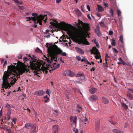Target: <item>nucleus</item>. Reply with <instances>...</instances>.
<instances>
[{
  "label": "nucleus",
  "mask_w": 133,
  "mask_h": 133,
  "mask_svg": "<svg viewBox=\"0 0 133 133\" xmlns=\"http://www.w3.org/2000/svg\"><path fill=\"white\" fill-rule=\"evenodd\" d=\"M79 75H80V77H82V79H83L84 78V77L83 76V74L82 73V74H79Z\"/></svg>",
  "instance_id": "c9c22d12"
},
{
  "label": "nucleus",
  "mask_w": 133,
  "mask_h": 133,
  "mask_svg": "<svg viewBox=\"0 0 133 133\" xmlns=\"http://www.w3.org/2000/svg\"><path fill=\"white\" fill-rule=\"evenodd\" d=\"M112 123H111L112 124L115 125H118V123L117 122H114L113 121H112Z\"/></svg>",
  "instance_id": "c03bdc74"
},
{
  "label": "nucleus",
  "mask_w": 133,
  "mask_h": 133,
  "mask_svg": "<svg viewBox=\"0 0 133 133\" xmlns=\"http://www.w3.org/2000/svg\"><path fill=\"white\" fill-rule=\"evenodd\" d=\"M121 104L122 107H123L126 110L128 108V106L124 103H121Z\"/></svg>",
  "instance_id": "393cba45"
},
{
  "label": "nucleus",
  "mask_w": 133,
  "mask_h": 133,
  "mask_svg": "<svg viewBox=\"0 0 133 133\" xmlns=\"http://www.w3.org/2000/svg\"><path fill=\"white\" fill-rule=\"evenodd\" d=\"M53 21L55 23L51 22L50 23L52 25L56 26L57 28H58L64 31H68L70 28L66 26V25H67L68 26H70V27H72L73 26L71 24H66L65 22L63 21L61 22L60 23H58V22L56 20L54 19Z\"/></svg>",
  "instance_id": "20e7f679"
},
{
  "label": "nucleus",
  "mask_w": 133,
  "mask_h": 133,
  "mask_svg": "<svg viewBox=\"0 0 133 133\" xmlns=\"http://www.w3.org/2000/svg\"><path fill=\"white\" fill-rule=\"evenodd\" d=\"M128 90L133 93V89H128Z\"/></svg>",
  "instance_id": "6e6d98bb"
},
{
  "label": "nucleus",
  "mask_w": 133,
  "mask_h": 133,
  "mask_svg": "<svg viewBox=\"0 0 133 133\" xmlns=\"http://www.w3.org/2000/svg\"><path fill=\"white\" fill-rule=\"evenodd\" d=\"M50 35H48L47 36H46L45 37L47 38H49L50 37Z\"/></svg>",
  "instance_id": "69168bd1"
},
{
  "label": "nucleus",
  "mask_w": 133,
  "mask_h": 133,
  "mask_svg": "<svg viewBox=\"0 0 133 133\" xmlns=\"http://www.w3.org/2000/svg\"><path fill=\"white\" fill-rule=\"evenodd\" d=\"M77 119V118L76 116H71L70 117V120L71 121V126L73 128H76Z\"/></svg>",
  "instance_id": "0eeeda50"
},
{
  "label": "nucleus",
  "mask_w": 133,
  "mask_h": 133,
  "mask_svg": "<svg viewBox=\"0 0 133 133\" xmlns=\"http://www.w3.org/2000/svg\"><path fill=\"white\" fill-rule=\"evenodd\" d=\"M118 60L120 61L121 62H122V61H123V60L120 57L118 58Z\"/></svg>",
  "instance_id": "4d7b16f0"
},
{
  "label": "nucleus",
  "mask_w": 133,
  "mask_h": 133,
  "mask_svg": "<svg viewBox=\"0 0 133 133\" xmlns=\"http://www.w3.org/2000/svg\"><path fill=\"white\" fill-rule=\"evenodd\" d=\"M35 51L36 52L39 53H41L42 52L40 49L38 48H37L35 49Z\"/></svg>",
  "instance_id": "c756f323"
},
{
  "label": "nucleus",
  "mask_w": 133,
  "mask_h": 133,
  "mask_svg": "<svg viewBox=\"0 0 133 133\" xmlns=\"http://www.w3.org/2000/svg\"><path fill=\"white\" fill-rule=\"evenodd\" d=\"M44 99H46V100H49V97H48L47 96H45L44 97Z\"/></svg>",
  "instance_id": "a18cd8bd"
},
{
  "label": "nucleus",
  "mask_w": 133,
  "mask_h": 133,
  "mask_svg": "<svg viewBox=\"0 0 133 133\" xmlns=\"http://www.w3.org/2000/svg\"><path fill=\"white\" fill-rule=\"evenodd\" d=\"M112 132L113 133H124L123 131L116 129H113Z\"/></svg>",
  "instance_id": "412c9836"
},
{
  "label": "nucleus",
  "mask_w": 133,
  "mask_h": 133,
  "mask_svg": "<svg viewBox=\"0 0 133 133\" xmlns=\"http://www.w3.org/2000/svg\"><path fill=\"white\" fill-rule=\"evenodd\" d=\"M111 44L113 46H115L116 45L115 40L114 38L111 39Z\"/></svg>",
  "instance_id": "a878e982"
},
{
  "label": "nucleus",
  "mask_w": 133,
  "mask_h": 133,
  "mask_svg": "<svg viewBox=\"0 0 133 133\" xmlns=\"http://www.w3.org/2000/svg\"><path fill=\"white\" fill-rule=\"evenodd\" d=\"M88 121V119L86 117H85L84 118H83L81 120V121L82 123H84L85 122H87Z\"/></svg>",
  "instance_id": "bb28decb"
},
{
  "label": "nucleus",
  "mask_w": 133,
  "mask_h": 133,
  "mask_svg": "<svg viewBox=\"0 0 133 133\" xmlns=\"http://www.w3.org/2000/svg\"><path fill=\"white\" fill-rule=\"evenodd\" d=\"M58 59H59L58 60H59L62 63H64V61L63 60H62V58H58Z\"/></svg>",
  "instance_id": "8fccbe9b"
},
{
  "label": "nucleus",
  "mask_w": 133,
  "mask_h": 133,
  "mask_svg": "<svg viewBox=\"0 0 133 133\" xmlns=\"http://www.w3.org/2000/svg\"><path fill=\"white\" fill-rule=\"evenodd\" d=\"M96 15L97 16L99 17H101V15L99 13H97Z\"/></svg>",
  "instance_id": "603ef678"
},
{
  "label": "nucleus",
  "mask_w": 133,
  "mask_h": 133,
  "mask_svg": "<svg viewBox=\"0 0 133 133\" xmlns=\"http://www.w3.org/2000/svg\"><path fill=\"white\" fill-rule=\"evenodd\" d=\"M18 4L20 5H22V3L21 2H19L18 1V2L17 3Z\"/></svg>",
  "instance_id": "338daca9"
},
{
  "label": "nucleus",
  "mask_w": 133,
  "mask_h": 133,
  "mask_svg": "<svg viewBox=\"0 0 133 133\" xmlns=\"http://www.w3.org/2000/svg\"><path fill=\"white\" fill-rule=\"evenodd\" d=\"M98 11L99 12H101L104 11V9L100 5H97Z\"/></svg>",
  "instance_id": "5701e85b"
},
{
  "label": "nucleus",
  "mask_w": 133,
  "mask_h": 133,
  "mask_svg": "<svg viewBox=\"0 0 133 133\" xmlns=\"http://www.w3.org/2000/svg\"><path fill=\"white\" fill-rule=\"evenodd\" d=\"M75 83H81L79 81H75Z\"/></svg>",
  "instance_id": "bf43d9fd"
},
{
  "label": "nucleus",
  "mask_w": 133,
  "mask_h": 133,
  "mask_svg": "<svg viewBox=\"0 0 133 133\" xmlns=\"http://www.w3.org/2000/svg\"><path fill=\"white\" fill-rule=\"evenodd\" d=\"M75 93L76 94L78 93H80L81 95H82V93L80 92V91L76 88H74L73 89Z\"/></svg>",
  "instance_id": "4be33fe9"
},
{
  "label": "nucleus",
  "mask_w": 133,
  "mask_h": 133,
  "mask_svg": "<svg viewBox=\"0 0 133 133\" xmlns=\"http://www.w3.org/2000/svg\"><path fill=\"white\" fill-rule=\"evenodd\" d=\"M54 113L56 116L58 115L59 113V111L57 110H55L54 111Z\"/></svg>",
  "instance_id": "cd10ccee"
},
{
  "label": "nucleus",
  "mask_w": 133,
  "mask_h": 133,
  "mask_svg": "<svg viewBox=\"0 0 133 133\" xmlns=\"http://www.w3.org/2000/svg\"><path fill=\"white\" fill-rule=\"evenodd\" d=\"M89 92L92 94L95 93L97 91V89L95 88H92L89 90Z\"/></svg>",
  "instance_id": "6ab92c4d"
},
{
  "label": "nucleus",
  "mask_w": 133,
  "mask_h": 133,
  "mask_svg": "<svg viewBox=\"0 0 133 133\" xmlns=\"http://www.w3.org/2000/svg\"><path fill=\"white\" fill-rule=\"evenodd\" d=\"M91 54L96 55H97L95 56V58L98 59L100 58L101 56L100 55V53L99 52L98 49L96 47H93L92 49L90 50Z\"/></svg>",
  "instance_id": "423d86ee"
},
{
  "label": "nucleus",
  "mask_w": 133,
  "mask_h": 133,
  "mask_svg": "<svg viewBox=\"0 0 133 133\" xmlns=\"http://www.w3.org/2000/svg\"><path fill=\"white\" fill-rule=\"evenodd\" d=\"M84 28L87 30H89L90 29V27L89 24L87 23H83L82 24Z\"/></svg>",
  "instance_id": "4468645a"
},
{
  "label": "nucleus",
  "mask_w": 133,
  "mask_h": 133,
  "mask_svg": "<svg viewBox=\"0 0 133 133\" xmlns=\"http://www.w3.org/2000/svg\"><path fill=\"white\" fill-rule=\"evenodd\" d=\"M128 97L129 98L131 99H133L132 96L131 94H128Z\"/></svg>",
  "instance_id": "72a5a7b5"
},
{
  "label": "nucleus",
  "mask_w": 133,
  "mask_h": 133,
  "mask_svg": "<svg viewBox=\"0 0 133 133\" xmlns=\"http://www.w3.org/2000/svg\"><path fill=\"white\" fill-rule=\"evenodd\" d=\"M117 63L119 65L122 64V62H118Z\"/></svg>",
  "instance_id": "774afa93"
},
{
  "label": "nucleus",
  "mask_w": 133,
  "mask_h": 133,
  "mask_svg": "<svg viewBox=\"0 0 133 133\" xmlns=\"http://www.w3.org/2000/svg\"><path fill=\"white\" fill-rule=\"evenodd\" d=\"M117 15L118 16H121V12L119 10H117Z\"/></svg>",
  "instance_id": "2f4dec72"
},
{
  "label": "nucleus",
  "mask_w": 133,
  "mask_h": 133,
  "mask_svg": "<svg viewBox=\"0 0 133 133\" xmlns=\"http://www.w3.org/2000/svg\"><path fill=\"white\" fill-rule=\"evenodd\" d=\"M18 64H19V65H21L22 63L21 62L18 61L17 63V65H18Z\"/></svg>",
  "instance_id": "3c124183"
},
{
  "label": "nucleus",
  "mask_w": 133,
  "mask_h": 133,
  "mask_svg": "<svg viewBox=\"0 0 133 133\" xmlns=\"http://www.w3.org/2000/svg\"><path fill=\"white\" fill-rule=\"evenodd\" d=\"M80 28L77 29L75 28L77 31L76 32V34L77 37L80 39V43L86 45L89 44V43L88 41L86 38V37L83 30L82 27L80 26Z\"/></svg>",
  "instance_id": "f03ea898"
},
{
  "label": "nucleus",
  "mask_w": 133,
  "mask_h": 133,
  "mask_svg": "<svg viewBox=\"0 0 133 133\" xmlns=\"http://www.w3.org/2000/svg\"><path fill=\"white\" fill-rule=\"evenodd\" d=\"M6 107L8 108V110H9V108L10 107V105L8 104H7L6 105Z\"/></svg>",
  "instance_id": "49530a36"
},
{
  "label": "nucleus",
  "mask_w": 133,
  "mask_h": 133,
  "mask_svg": "<svg viewBox=\"0 0 133 133\" xmlns=\"http://www.w3.org/2000/svg\"><path fill=\"white\" fill-rule=\"evenodd\" d=\"M51 51V53L47 55V57L44 56L46 58V61L50 63H51L53 60H54V61L56 60L57 59L58 55L61 54L62 52V51L59 48H58L54 51L52 50Z\"/></svg>",
  "instance_id": "7ed1b4c3"
},
{
  "label": "nucleus",
  "mask_w": 133,
  "mask_h": 133,
  "mask_svg": "<svg viewBox=\"0 0 133 133\" xmlns=\"http://www.w3.org/2000/svg\"><path fill=\"white\" fill-rule=\"evenodd\" d=\"M61 54L63 56H66V54L65 52H62V53Z\"/></svg>",
  "instance_id": "79ce46f5"
},
{
  "label": "nucleus",
  "mask_w": 133,
  "mask_h": 133,
  "mask_svg": "<svg viewBox=\"0 0 133 133\" xmlns=\"http://www.w3.org/2000/svg\"><path fill=\"white\" fill-rule=\"evenodd\" d=\"M45 93V92L43 91L42 90L37 91L36 92V94L37 95L39 96H42L43 95H44Z\"/></svg>",
  "instance_id": "ddd939ff"
},
{
  "label": "nucleus",
  "mask_w": 133,
  "mask_h": 133,
  "mask_svg": "<svg viewBox=\"0 0 133 133\" xmlns=\"http://www.w3.org/2000/svg\"><path fill=\"white\" fill-rule=\"evenodd\" d=\"M76 109L78 113H79L82 110V108L81 106H79V105L78 104L77 105Z\"/></svg>",
  "instance_id": "aec40b11"
},
{
  "label": "nucleus",
  "mask_w": 133,
  "mask_h": 133,
  "mask_svg": "<svg viewBox=\"0 0 133 133\" xmlns=\"http://www.w3.org/2000/svg\"><path fill=\"white\" fill-rule=\"evenodd\" d=\"M95 31L96 34L99 36L101 35L100 32L99 28V26H97L96 29H95Z\"/></svg>",
  "instance_id": "f3484780"
},
{
  "label": "nucleus",
  "mask_w": 133,
  "mask_h": 133,
  "mask_svg": "<svg viewBox=\"0 0 133 133\" xmlns=\"http://www.w3.org/2000/svg\"><path fill=\"white\" fill-rule=\"evenodd\" d=\"M100 24L103 27H104L105 25L104 22H103L102 21V22H100Z\"/></svg>",
  "instance_id": "473e14b6"
},
{
  "label": "nucleus",
  "mask_w": 133,
  "mask_h": 133,
  "mask_svg": "<svg viewBox=\"0 0 133 133\" xmlns=\"http://www.w3.org/2000/svg\"><path fill=\"white\" fill-rule=\"evenodd\" d=\"M103 101L104 103L105 104H108L109 102L108 100H103Z\"/></svg>",
  "instance_id": "37998d69"
},
{
  "label": "nucleus",
  "mask_w": 133,
  "mask_h": 133,
  "mask_svg": "<svg viewBox=\"0 0 133 133\" xmlns=\"http://www.w3.org/2000/svg\"><path fill=\"white\" fill-rule=\"evenodd\" d=\"M61 1V0H56V2L57 3H59Z\"/></svg>",
  "instance_id": "680f3d73"
},
{
  "label": "nucleus",
  "mask_w": 133,
  "mask_h": 133,
  "mask_svg": "<svg viewBox=\"0 0 133 133\" xmlns=\"http://www.w3.org/2000/svg\"><path fill=\"white\" fill-rule=\"evenodd\" d=\"M100 120L99 119H98L95 122V130L96 132H98L99 130L100 127Z\"/></svg>",
  "instance_id": "9d476101"
},
{
  "label": "nucleus",
  "mask_w": 133,
  "mask_h": 133,
  "mask_svg": "<svg viewBox=\"0 0 133 133\" xmlns=\"http://www.w3.org/2000/svg\"><path fill=\"white\" fill-rule=\"evenodd\" d=\"M87 17L90 20L91 19V18L90 16L88 14L87 15Z\"/></svg>",
  "instance_id": "5fc2aeb1"
},
{
  "label": "nucleus",
  "mask_w": 133,
  "mask_h": 133,
  "mask_svg": "<svg viewBox=\"0 0 133 133\" xmlns=\"http://www.w3.org/2000/svg\"><path fill=\"white\" fill-rule=\"evenodd\" d=\"M64 76H69L70 77H73L74 75H72V72L70 70H68L65 71L63 73Z\"/></svg>",
  "instance_id": "1a4fd4ad"
},
{
  "label": "nucleus",
  "mask_w": 133,
  "mask_h": 133,
  "mask_svg": "<svg viewBox=\"0 0 133 133\" xmlns=\"http://www.w3.org/2000/svg\"><path fill=\"white\" fill-rule=\"evenodd\" d=\"M113 51L115 53L117 54L118 53V51L115 48H113Z\"/></svg>",
  "instance_id": "4c0bfd02"
},
{
  "label": "nucleus",
  "mask_w": 133,
  "mask_h": 133,
  "mask_svg": "<svg viewBox=\"0 0 133 133\" xmlns=\"http://www.w3.org/2000/svg\"><path fill=\"white\" fill-rule=\"evenodd\" d=\"M17 120V119L16 118H14L12 119V121L14 122V124H15L16 123V122Z\"/></svg>",
  "instance_id": "ea45409f"
},
{
  "label": "nucleus",
  "mask_w": 133,
  "mask_h": 133,
  "mask_svg": "<svg viewBox=\"0 0 133 133\" xmlns=\"http://www.w3.org/2000/svg\"><path fill=\"white\" fill-rule=\"evenodd\" d=\"M72 129L73 131L75 132V133H78V130L77 129H75V128H73Z\"/></svg>",
  "instance_id": "f704fd0d"
},
{
  "label": "nucleus",
  "mask_w": 133,
  "mask_h": 133,
  "mask_svg": "<svg viewBox=\"0 0 133 133\" xmlns=\"http://www.w3.org/2000/svg\"><path fill=\"white\" fill-rule=\"evenodd\" d=\"M32 15L33 16H34V17L36 18L35 20H36V21H38L37 22V23H39V24L40 25H42V22L45 16H47L46 15H44L43 16L41 15H40L38 16L37 14L36 13H33L32 14Z\"/></svg>",
  "instance_id": "39448f33"
},
{
  "label": "nucleus",
  "mask_w": 133,
  "mask_h": 133,
  "mask_svg": "<svg viewBox=\"0 0 133 133\" xmlns=\"http://www.w3.org/2000/svg\"><path fill=\"white\" fill-rule=\"evenodd\" d=\"M50 91V90L49 89H47L46 90V93L48 94L49 96H50L49 93V92Z\"/></svg>",
  "instance_id": "58836bf2"
},
{
  "label": "nucleus",
  "mask_w": 133,
  "mask_h": 133,
  "mask_svg": "<svg viewBox=\"0 0 133 133\" xmlns=\"http://www.w3.org/2000/svg\"><path fill=\"white\" fill-rule=\"evenodd\" d=\"M29 58L26 57H24L23 60L24 63L26 61H28L30 65L26 66L24 65L20 67L16 71L17 66L15 65H10L8 67V70L6 72H4L3 75V86L5 89L10 88L11 86L8 82V79L10 80V84L12 85H14L18 79L20 77V75H22L23 73L27 72H29L30 71L29 68L31 67V69L35 70L39 69L38 72L46 74L48 72L47 70H49L50 67L54 70L58 69L60 67V64H57L56 63H53V61H57L53 60L51 63L48 62L50 64L45 67L41 63L38 62L37 59L31 57L30 55H29Z\"/></svg>",
  "instance_id": "f257e3e1"
},
{
  "label": "nucleus",
  "mask_w": 133,
  "mask_h": 133,
  "mask_svg": "<svg viewBox=\"0 0 133 133\" xmlns=\"http://www.w3.org/2000/svg\"><path fill=\"white\" fill-rule=\"evenodd\" d=\"M52 127L54 133H58L59 128L58 126L57 125H54Z\"/></svg>",
  "instance_id": "f8f14e48"
},
{
  "label": "nucleus",
  "mask_w": 133,
  "mask_h": 133,
  "mask_svg": "<svg viewBox=\"0 0 133 133\" xmlns=\"http://www.w3.org/2000/svg\"><path fill=\"white\" fill-rule=\"evenodd\" d=\"M75 49L78 52L81 54H83L84 52L82 49L78 47H76Z\"/></svg>",
  "instance_id": "2eb2a0df"
},
{
  "label": "nucleus",
  "mask_w": 133,
  "mask_h": 133,
  "mask_svg": "<svg viewBox=\"0 0 133 133\" xmlns=\"http://www.w3.org/2000/svg\"><path fill=\"white\" fill-rule=\"evenodd\" d=\"M113 32L112 31H109V35H112L113 34Z\"/></svg>",
  "instance_id": "09e8293b"
},
{
  "label": "nucleus",
  "mask_w": 133,
  "mask_h": 133,
  "mask_svg": "<svg viewBox=\"0 0 133 133\" xmlns=\"http://www.w3.org/2000/svg\"><path fill=\"white\" fill-rule=\"evenodd\" d=\"M122 64L123 65H127V64L123 60V61L122 62Z\"/></svg>",
  "instance_id": "a19ab883"
},
{
  "label": "nucleus",
  "mask_w": 133,
  "mask_h": 133,
  "mask_svg": "<svg viewBox=\"0 0 133 133\" xmlns=\"http://www.w3.org/2000/svg\"><path fill=\"white\" fill-rule=\"evenodd\" d=\"M34 125H32L30 123H26L24 127L28 129H31L34 127Z\"/></svg>",
  "instance_id": "9b49d317"
},
{
  "label": "nucleus",
  "mask_w": 133,
  "mask_h": 133,
  "mask_svg": "<svg viewBox=\"0 0 133 133\" xmlns=\"http://www.w3.org/2000/svg\"><path fill=\"white\" fill-rule=\"evenodd\" d=\"M110 57L107 54H106L105 55V58H108Z\"/></svg>",
  "instance_id": "864d4df0"
},
{
  "label": "nucleus",
  "mask_w": 133,
  "mask_h": 133,
  "mask_svg": "<svg viewBox=\"0 0 133 133\" xmlns=\"http://www.w3.org/2000/svg\"><path fill=\"white\" fill-rule=\"evenodd\" d=\"M58 48L57 45H55L52 47L49 48L48 49L47 51L48 52V54H47V55L51 53V50H52V51H54L58 49V48Z\"/></svg>",
  "instance_id": "6e6552de"
},
{
  "label": "nucleus",
  "mask_w": 133,
  "mask_h": 133,
  "mask_svg": "<svg viewBox=\"0 0 133 133\" xmlns=\"http://www.w3.org/2000/svg\"><path fill=\"white\" fill-rule=\"evenodd\" d=\"M95 70V68H94L92 67V69H91L90 71H94Z\"/></svg>",
  "instance_id": "052dcab7"
},
{
  "label": "nucleus",
  "mask_w": 133,
  "mask_h": 133,
  "mask_svg": "<svg viewBox=\"0 0 133 133\" xmlns=\"http://www.w3.org/2000/svg\"><path fill=\"white\" fill-rule=\"evenodd\" d=\"M16 3H17L18 2V0H13Z\"/></svg>",
  "instance_id": "e2e57ef3"
},
{
  "label": "nucleus",
  "mask_w": 133,
  "mask_h": 133,
  "mask_svg": "<svg viewBox=\"0 0 133 133\" xmlns=\"http://www.w3.org/2000/svg\"><path fill=\"white\" fill-rule=\"evenodd\" d=\"M91 98L92 100H97L98 99V97L95 95H92L91 96Z\"/></svg>",
  "instance_id": "b1692460"
},
{
  "label": "nucleus",
  "mask_w": 133,
  "mask_h": 133,
  "mask_svg": "<svg viewBox=\"0 0 133 133\" xmlns=\"http://www.w3.org/2000/svg\"><path fill=\"white\" fill-rule=\"evenodd\" d=\"M87 8L89 11H90V6L89 5H87Z\"/></svg>",
  "instance_id": "de8ad7c7"
},
{
  "label": "nucleus",
  "mask_w": 133,
  "mask_h": 133,
  "mask_svg": "<svg viewBox=\"0 0 133 133\" xmlns=\"http://www.w3.org/2000/svg\"><path fill=\"white\" fill-rule=\"evenodd\" d=\"M35 17H26V19L27 21H30L31 20H32L33 21H34V23H35V24H37V21H36V20H35Z\"/></svg>",
  "instance_id": "dca6fc26"
},
{
  "label": "nucleus",
  "mask_w": 133,
  "mask_h": 133,
  "mask_svg": "<svg viewBox=\"0 0 133 133\" xmlns=\"http://www.w3.org/2000/svg\"><path fill=\"white\" fill-rule=\"evenodd\" d=\"M76 58L78 61H80L81 59V57L78 56H77Z\"/></svg>",
  "instance_id": "e433bc0d"
},
{
  "label": "nucleus",
  "mask_w": 133,
  "mask_h": 133,
  "mask_svg": "<svg viewBox=\"0 0 133 133\" xmlns=\"http://www.w3.org/2000/svg\"><path fill=\"white\" fill-rule=\"evenodd\" d=\"M109 12L110 14L112 16H114V11L113 10L111 9H110V11H109Z\"/></svg>",
  "instance_id": "c85d7f7f"
},
{
  "label": "nucleus",
  "mask_w": 133,
  "mask_h": 133,
  "mask_svg": "<svg viewBox=\"0 0 133 133\" xmlns=\"http://www.w3.org/2000/svg\"><path fill=\"white\" fill-rule=\"evenodd\" d=\"M82 125L83 126H86V123H82Z\"/></svg>",
  "instance_id": "13d9d810"
},
{
  "label": "nucleus",
  "mask_w": 133,
  "mask_h": 133,
  "mask_svg": "<svg viewBox=\"0 0 133 133\" xmlns=\"http://www.w3.org/2000/svg\"><path fill=\"white\" fill-rule=\"evenodd\" d=\"M11 111L9 110H8L6 116L5 117V119L7 120H9L10 119Z\"/></svg>",
  "instance_id": "a211bd4d"
},
{
  "label": "nucleus",
  "mask_w": 133,
  "mask_h": 133,
  "mask_svg": "<svg viewBox=\"0 0 133 133\" xmlns=\"http://www.w3.org/2000/svg\"><path fill=\"white\" fill-rule=\"evenodd\" d=\"M119 40L122 43H123V36H120L119 37Z\"/></svg>",
  "instance_id": "7c9ffc66"
},
{
  "label": "nucleus",
  "mask_w": 133,
  "mask_h": 133,
  "mask_svg": "<svg viewBox=\"0 0 133 133\" xmlns=\"http://www.w3.org/2000/svg\"><path fill=\"white\" fill-rule=\"evenodd\" d=\"M7 64V61H5L4 63L3 64V66H4L5 65H6Z\"/></svg>",
  "instance_id": "0e129e2a"
}]
</instances>
